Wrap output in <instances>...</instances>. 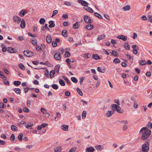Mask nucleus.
<instances>
[{
    "mask_svg": "<svg viewBox=\"0 0 152 152\" xmlns=\"http://www.w3.org/2000/svg\"><path fill=\"white\" fill-rule=\"evenodd\" d=\"M146 127H143L140 130V133H141L142 132H143L144 131L145 132L142 134V135L141 137V139L142 140H145L151 134V131L150 130H147Z\"/></svg>",
    "mask_w": 152,
    "mask_h": 152,
    "instance_id": "nucleus-1",
    "label": "nucleus"
},
{
    "mask_svg": "<svg viewBox=\"0 0 152 152\" xmlns=\"http://www.w3.org/2000/svg\"><path fill=\"white\" fill-rule=\"evenodd\" d=\"M142 151L143 152H147L149 150V143L148 142H146L143 144L142 146Z\"/></svg>",
    "mask_w": 152,
    "mask_h": 152,
    "instance_id": "nucleus-2",
    "label": "nucleus"
},
{
    "mask_svg": "<svg viewBox=\"0 0 152 152\" xmlns=\"http://www.w3.org/2000/svg\"><path fill=\"white\" fill-rule=\"evenodd\" d=\"M23 54L25 56L28 57H31L33 56L34 54L33 52L28 50L24 51Z\"/></svg>",
    "mask_w": 152,
    "mask_h": 152,
    "instance_id": "nucleus-3",
    "label": "nucleus"
},
{
    "mask_svg": "<svg viewBox=\"0 0 152 152\" xmlns=\"http://www.w3.org/2000/svg\"><path fill=\"white\" fill-rule=\"evenodd\" d=\"M84 21L87 23H91L92 22V20L87 15H84L83 17Z\"/></svg>",
    "mask_w": 152,
    "mask_h": 152,
    "instance_id": "nucleus-4",
    "label": "nucleus"
},
{
    "mask_svg": "<svg viewBox=\"0 0 152 152\" xmlns=\"http://www.w3.org/2000/svg\"><path fill=\"white\" fill-rule=\"evenodd\" d=\"M133 48V53L134 54H136L137 53V50L139 49L138 47L136 45H133L132 46Z\"/></svg>",
    "mask_w": 152,
    "mask_h": 152,
    "instance_id": "nucleus-5",
    "label": "nucleus"
},
{
    "mask_svg": "<svg viewBox=\"0 0 152 152\" xmlns=\"http://www.w3.org/2000/svg\"><path fill=\"white\" fill-rule=\"evenodd\" d=\"M54 58L57 60L59 61L61 59V56L58 53H56L54 55Z\"/></svg>",
    "mask_w": 152,
    "mask_h": 152,
    "instance_id": "nucleus-6",
    "label": "nucleus"
},
{
    "mask_svg": "<svg viewBox=\"0 0 152 152\" xmlns=\"http://www.w3.org/2000/svg\"><path fill=\"white\" fill-rule=\"evenodd\" d=\"M78 2L79 3H81L83 6L86 7L88 5V3L86 1L82 0H78Z\"/></svg>",
    "mask_w": 152,
    "mask_h": 152,
    "instance_id": "nucleus-7",
    "label": "nucleus"
},
{
    "mask_svg": "<svg viewBox=\"0 0 152 152\" xmlns=\"http://www.w3.org/2000/svg\"><path fill=\"white\" fill-rule=\"evenodd\" d=\"M117 38L118 39H122L124 41H126L127 39V37L126 36L123 35L117 36Z\"/></svg>",
    "mask_w": 152,
    "mask_h": 152,
    "instance_id": "nucleus-8",
    "label": "nucleus"
},
{
    "mask_svg": "<svg viewBox=\"0 0 152 152\" xmlns=\"http://www.w3.org/2000/svg\"><path fill=\"white\" fill-rule=\"evenodd\" d=\"M7 50L10 53H15L17 51L16 49L11 47L8 48H7Z\"/></svg>",
    "mask_w": 152,
    "mask_h": 152,
    "instance_id": "nucleus-9",
    "label": "nucleus"
},
{
    "mask_svg": "<svg viewBox=\"0 0 152 152\" xmlns=\"http://www.w3.org/2000/svg\"><path fill=\"white\" fill-rule=\"evenodd\" d=\"M27 13V10H22L19 12V15L21 17H23Z\"/></svg>",
    "mask_w": 152,
    "mask_h": 152,
    "instance_id": "nucleus-10",
    "label": "nucleus"
},
{
    "mask_svg": "<svg viewBox=\"0 0 152 152\" xmlns=\"http://www.w3.org/2000/svg\"><path fill=\"white\" fill-rule=\"evenodd\" d=\"M69 126L66 125H63L61 126V129L63 131H67Z\"/></svg>",
    "mask_w": 152,
    "mask_h": 152,
    "instance_id": "nucleus-11",
    "label": "nucleus"
},
{
    "mask_svg": "<svg viewBox=\"0 0 152 152\" xmlns=\"http://www.w3.org/2000/svg\"><path fill=\"white\" fill-rule=\"evenodd\" d=\"M94 150V148L92 146L88 147L86 149V151L88 152H93Z\"/></svg>",
    "mask_w": 152,
    "mask_h": 152,
    "instance_id": "nucleus-12",
    "label": "nucleus"
},
{
    "mask_svg": "<svg viewBox=\"0 0 152 152\" xmlns=\"http://www.w3.org/2000/svg\"><path fill=\"white\" fill-rule=\"evenodd\" d=\"M114 113V112L113 111H108L107 112L106 115L107 117H109L113 115Z\"/></svg>",
    "mask_w": 152,
    "mask_h": 152,
    "instance_id": "nucleus-13",
    "label": "nucleus"
},
{
    "mask_svg": "<svg viewBox=\"0 0 152 152\" xmlns=\"http://www.w3.org/2000/svg\"><path fill=\"white\" fill-rule=\"evenodd\" d=\"M46 39L47 42L48 43L50 44L51 43L52 39L51 36L50 35H48L47 36Z\"/></svg>",
    "mask_w": 152,
    "mask_h": 152,
    "instance_id": "nucleus-14",
    "label": "nucleus"
},
{
    "mask_svg": "<svg viewBox=\"0 0 152 152\" xmlns=\"http://www.w3.org/2000/svg\"><path fill=\"white\" fill-rule=\"evenodd\" d=\"M94 28V26L91 24H88L86 26V28L89 30H91Z\"/></svg>",
    "mask_w": 152,
    "mask_h": 152,
    "instance_id": "nucleus-15",
    "label": "nucleus"
},
{
    "mask_svg": "<svg viewBox=\"0 0 152 152\" xmlns=\"http://www.w3.org/2000/svg\"><path fill=\"white\" fill-rule=\"evenodd\" d=\"M110 53L111 55L114 56L115 57H118L119 56L118 53L114 50H112V52H110Z\"/></svg>",
    "mask_w": 152,
    "mask_h": 152,
    "instance_id": "nucleus-16",
    "label": "nucleus"
},
{
    "mask_svg": "<svg viewBox=\"0 0 152 152\" xmlns=\"http://www.w3.org/2000/svg\"><path fill=\"white\" fill-rule=\"evenodd\" d=\"M49 27L52 28L54 27L55 26V24L53 20H50L49 22Z\"/></svg>",
    "mask_w": 152,
    "mask_h": 152,
    "instance_id": "nucleus-17",
    "label": "nucleus"
},
{
    "mask_svg": "<svg viewBox=\"0 0 152 152\" xmlns=\"http://www.w3.org/2000/svg\"><path fill=\"white\" fill-rule=\"evenodd\" d=\"M26 26V23L24 19L21 20L20 26L21 28H23L25 27Z\"/></svg>",
    "mask_w": 152,
    "mask_h": 152,
    "instance_id": "nucleus-18",
    "label": "nucleus"
},
{
    "mask_svg": "<svg viewBox=\"0 0 152 152\" xmlns=\"http://www.w3.org/2000/svg\"><path fill=\"white\" fill-rule=\"evenodd\" d=\"M80 25L78 22H76L73 25V27L75 29H77L79 28Z\"/></svg>",
    "mask_w": 152,
    "mask_h": 152,
    "instance_id": "nucleus-19",
    "label": "nucleus"
},
{
    "mask_svg": "<svg viewBox=\"0 0 152 152\" xmlns=\"http://www.w3.org/2000/svg\"><path fill=\"white\" fill-rule=\"evenodd\" d=\"M84 9L86 10L90 13H93V10H92V9H91L90 7H88V6H87L86 7H85L84 8Z\"/></svg>",
    "mask_w": 152,
    "mask_h": 152,
    "instance_id": "nucleus-20",
    "label": "nucleus"
},
{
    "mask_svg": "<svg viewBox=\"0 0 152 152\" xmlns=\"http://www.w3.org/2000/svg\"><path fill=\"white\" fill-rule=\"evenodd\" d=\"M62 35L65 37H67L68 34L66 30H64L62 32Z\"/></svg>",
    "mask_w": 152,
    "mask_h": 152,
    "instance_id": "nucleus-21",
    "label": "nucleus"
},
{
    "mask_svg": "<svg viewBox=\"0 0 152 152\" xmlns=\"http://www.w3.org/2000/svg\"><path fill=\"white\" fill-rule=\"evenodd\" d=\"M130 9V6L129 5H126L122 8V9L124 11L129 10Z\"/></svg>",
    "mask_w": 152,
    "mask_h": 152,
    "instance_id": "nucleus-22",
    "label": "nucleus"
},
{
    "mask_svg": "<svg viewBox=\"0 0 152 152\" xmlns=\"http://www.w3.org/2000/svg\"><path fill=\"white\" fill-rule=\"evenodd\" d=\"M95 148L97 151H101L103 148V146L102 145H98L95 147Z\"/></svg>",
    "mask_w": 152,
    "mask_h": 152,
    "instance_id": "nucleus-23",
    "label": "nucleus"
},
{
    "mask_svg": "<svg viewBox=\"0 0 152 152\" xmlns=\"http://www.w3.org/2000/svg\"><path fill=\"white\" fill-rule=\"evenodd\" d=\"M62 149L61 146H58L54 149L55 152H60L61 151Z\"/></svg>",
    "mask_w": 152,
    "mask_h": 152,
    "instance_id": "nucleus-24",
    "label": "nucleus"
},
{
    "mask_svg": "<svg viewBox=\"0 0 152 152\" xmlns=\"http://www.w3.org/2000/svg\"><path fill=\"white\" fill-rule=\"evenodd\" d=\"M105 37V35L104 34H103L99 36L98 37L97 39L98 41L101 40L102 39H104Z\"/></svg>",
    "mask_w": 152,
    "mask_h": 152,
    "instance_id": "nucleus-25",
    "label": "nucleus"
},
{
    "mask_svg": "<svg viewBox=\"0 0 152 152\" xmlns=\"http://www.w3.org/2000/svg\"><path fill=\"white\" fill-rule=\"evenodd\" d=\"M119 105L115 104H113L111 105V106L112 107L113 111H116L117 110V107Z\"/></svg>",
    "mask_w": 152,
    "mask_h": 152,
    "instance_id": "nucleus-26",
    "label": "nucleus"
},
{
    "mask_svg": "<svg viewBox=\"0 0 152 152\" xmlns=\"http://www.w3.org/2000/svg\"><path fill=\"white\" fill-rule=\"evenodd\" d=\"M31 42L34 46L37 45V40L35 39H32L31 40Z\"/></svg>",
    "mask_w": 152,
    "mask_h": 152,
    "instance_id": "nucleus-27",
    "label": "nucleus"
},
{
    "mask_svg": "<svg viewBox=\"0 0 152 152\" xmlns=\"http://www.w3.org/2000/svg\"><path fill=\"white\" fill-rule=\"evenodd\" d=\"M92 58L96 60L99 59L100 58V57L97 54H93L92 55Z\"/></svg>",
    "mask_w": 152,
    "mask_h": 152,
    "instance_id": "nucleus-28",
    "label": "nucleus"
},
{
    "mask_svg": "<svg viewBox=\"0 0 152 152\" xmlns=\"http://www.w3.org/2000/svg\"><path fill=\"white\" fill-rule=\"evenodd\" d=\"M19 17L17 15H14L13 17L12 20L14 22L17 23V20L19 19Z\"/></svg>",
    "mask_w": 152,
    "mask_h": 152,
    "instance_id": "nucleus-29",
    "label": "nucleus"
},
{
    "mask_svg": "<svg viewBox=\"0 0 152 152\" xmlns=\"http://www.w3.org/2000/svg\"><path fill=\"white\" fill-rule=\"evenodd\" d=\"M11 128V130L13 131H17L18 130V128L14 125H12Z\"/></svg>",
    "mask_w": 152,
    "mask_h": 152,
    "instance_id": "nucleus-30",
    "label": "nucleus"
},
{
    "mask_svg": "<svg viewBox=\"0 0 152 152\" xmlns=\"http://www.w3.org/2000/svg\"><path fill=\"white\" fill-rule=\"evenodd\" d=\"M128 128V123L123 125V130L124 131H126Z\"/></svg>",
    "mask_w": 152,
    "mask_h": 152,
    "instance_id": "nucleus-31",
    "label": "nucleus"
},
{
    "mask_svg": "<svg viewBox=\"0 0 152 152\" xmlns=\"http://www.w3.org/2000/svg\"><path fill=\"white\" fill-rule=\"evenodd\" d=\"M94 15L99 19H102L103 18L102 16L100 14L97 12H95L94 13Z\"/></svg>",
    "mask_w": 152,
    "mask_h": 152,
    "instance_id": "nucleus-32",
    "label": "nucleus"
},
{
    "mask_svg": "<svg viewBox=\"0 0 152 152\" xmlns=\"http://www.w3.org/2000/svg\"><path fill=\"white\" fill-rule=\"evenodd\" d=\"M121 108L119 106H118L116 111H117L118 113H123L124 112V111L122 110H121Z\"/></svg>",
    "mask_w": 152,
    "mask_h": 152,
    "instance_id": "nucleus-33",
    "label": "nucleus"
},
{
    "mask_svg": "<svg viewBox=\"0 0 152 152\" xmlns=\"http://www.w3.org/2000/svg\"><path fill=\"white\" fill-rule=\"evenodd\" d=\"M125 48L129 50L130 49V46L128 43H125L124 45Z\"/></svg>",
    "mask_w": 152,
    "mask_h": 152,
    "instance_id": "nucleus-34",
    "label": "nucleus"
},
{
    "mask_svg": "<svg viewBox=\"0 0 152 152\" xmlns=\"http://www.w3.org/2000/svg\"><path fill=\"white\" fill-rule=\"evenodd\" d=\"M14 91L16 93L20 94V93L21 91L19 88H15L14 89Z\"/></svg>",
    "mask_w": 152,
    "mask_h": 152,
    "instance_id": "nucleus-35",
    "label": "nucleus"
},
{
    "mask_svg": "<svg viewBox=\"0 0 152 152\" xmlns=\"http://www.w3.org/2000/svg\"><path fill=\"white\" fill-rule=\"evenodd\" d=\"M59 83L60 85L62 86H64L65 85V83L64 81L61 79H60L59 80Z\"/></svg>",
    "mask_w": 152,
    "mask_h": 152,
    "instance_id": "nucleus-36",
    "label": "nucleus"
},
{
    "mask_svg": "<svg viewBox=\"0 0 152 152\" xmlns=\"http://www.w3.org/2000/svg\"><path fill=\"white\" fill-rule=\"evenodd\" d=\"M45 22V19L44 18H41L39 20V23L41 24H44Z\"/></svg>",
    "mask_w": 152,
    "mask_h": 152,
    "instance_id": "nucleus-37",
    "label": "nucleus"
},
{
    "mask_svg": "<svg viewBox=\"0 0 152 152\" xmlns=\"http://www.w3.org/2000/svg\"><path fill=\"white\" fill-rule=\"evenodd\" d=\"M60 66L59 65H56L55 67V70L56 72H59V70Z\"/></svg>",
    "mask_w": 152,
    "mask_h": 152,
    "instance_id": "nucleus-38",
    "label": "nucleus"
},
{
    "mask_svg": "<svg viewBox=\"0 0 152 152\" xmlns=\"http://www.w3.org/2000/svg\"><path fill=\"white\" fill-rule=\"evenodd\" d=\"M21 84V82L19 81H15L14 82V84L16 86L20 85Z\"/></svg>",
    "mask_w": 152,
    "mask_h": 152,
    "instance_id": "nucleus-39",
    "label": "nucleus"
},
{
    "mask_svg": "<svg viewBox=\"0 0 152 152\" xmlns=\"http://www.w3.org/2000/svg\"><path fill=\"white\" fill-rule=\"evenodd\" d=\"M77 91L80 96H83V93L80 88H77Z\"/></svg>",
    "mask_w": 152,
    "mask_h": 152,
    "instance_id": "nucleus-40",
    "label": "nucleus"
},
{
    "mask_svg": "<svg viewBox=\"0 0 152 152\" xmlns=\"http://www.w3.org/2000/svg\"><path fill=\"white\" fill-rule=\"evenodd\" d=\"M55 71L54 70H52L50 72V76L51 78H52L53 77L54 75L55 74Z\"/></svg>",
    "mask_w": 152,
    "mask_h": 152,
    "instance_id": "nucleus-41",
    "label": "nucleus"
},
{
    "mask_svg": "<svg viewBox=\"0 0 152 152\" xmlns=\"http://www.w3.org/2000/svg\"><path fill=\"white\" fill-rule=\"evenodd\" d=\"M23 134L22 133H20L18 136V139L20 141H21L22 140Z\"/></svg>",
    "mask_w": 152,
    "mask_h": 152,
    "instance_id": "nucleus-42",
    "label": "nucleus"
},
{
    "mask_svg": "<svg viewBox=\"0 0 152 152\" xmlns=\"http://www.w3.org/2000/svg\"><path fill=\"white\" fill-rule=\"evenodd\" d=\"M113 62L115 64H117L120 63V61L118 58H114L113 60Z\"/></svg>",
    "mask_w": 152,
    "mask_h": 152,
    "instance_id": "nucleus-43",
    "label": "nucleus"
},
{
    "mask_svg": "<svg viewBox=\"0 0 152 152\" xmlns=\"http://www.w3.org/2000/svg\"><path fill=\"white\" fill-rule=\"evenodd\" d=\"M86 111H83V113L82 114V118L83 119H84L86 118Z\"/></svg>",
    "mask_w": 152,
    "mask_h": 152,
    "instance_id": "nucleus-44",
    "label": "nucleus"
},
{
    "mask_svg": "<svg viewBox=\"0 0 152 152\" xmlns=\"http://www.w3.org/2000/svg\"><path fill=\"white\" fill-rule=\"evenodd\" d=\"M62 78H64L65 80V81H66V82H67V83L68 84H69V85H71L69 81L68 80V79L66 77H65V76H63L62 77Z\"/></svg>",
    "mask_w": 152,
    "mask_h": 152,
    "instance_id": "nucleus-45",
    "label": "nucleus"
},
{
    "mask_svg": "<svg viewBox=\"0 0 152 152\" xmlns=\"http://www.w3.org/2000/svg\"><path fill=\"white\" fill-rule=\"evenodd\" d=\"M34 124L33 123H30L25 126V127L27 129H28L29 127H32L33 126Z\"/></svg>",
    "mask_w": 152,
    "mask_h": 152,
    "instance_id": "nucleus-46",
    "label": "nucleus"
},
{
    "mask_svg": "<svg viewBox=\"0 0 152 152\" xmlns=\"http://www.w3.org/2000/svg\"><path fill=\"white\" fill-rule=\"evenodd\" d=\"M19 68L23 70H25V68L24 66L22 64H19Z\"/></svg>",
    "mask_w": 152,
    "mask_h": 152,
    "instance_id": "nucleus-47",
    "label": "nucleus"
},
{
    "mask_svg": "<svg viewBox=\"0 0 152 152\" xmlns=\"http://www.w3.org/2000/svg\"><path fill=\"white\" fill-rule=\"evenodd\" d=\"M71 80L72 81L75 83H76L77 82V80L74 77H71Z\"/></svg>",
    "mask_w": 152,
    "mask_h": 152,
    "instance_id": "nucleus-48",
    "label": "nucleus"
},
{
    "mask_svg": "<svg viewBox=\"0 0 152 152\" xmlns=\"http://www.w3.org/2000/svg\"><path fill=\"white\" fill-rule=\"evenodd\" d=\"M48 24H45V25L44 26H42V30H43V31H45V30L46 28H48Z\"/></svg>",
    "mask_w": 152,
    "mask_h": 152,
    "instance_id": "nucleus-49",
    "label": "nucleus"
},
{
    "mask_svg": "<svg viewBox=\"0 0 152 152\" xmlns=\"http://www.w3.org/2000/svg\"><path fill=\"white\" fill-rule=\"evenodd\" d=\"M140 64L142 66L146 64V62L145 61L141 60L140 61Z\"/></svg>",
    "mask_w": 152,
    "mask_h": 152,
    "instance_id": "nucleus-50",
    "label": "nucleus"
},
{
    "mask_svg": "<svg viewBox=\"0 0 152 152\" xmlns=\"http://www.w3.org/2000/svg\"><path fill=\"white\" fill-rule=\"evenodd\" d=\"M119 122L121 124H123L124 125L126 124H128V122L126 121L123 120L119 121Z\"/></svg>",
    "mask_w": 152,
    "mask_h": 152,
    "instance_id": "nucleus-51",
    "label": "nucleus"
},
{
    "mask_svg": "<svg viewBox=\"0 0 152 152\" xmlns=\"http://www.w3.org/2000/svg\"><path fill=\"white\" fill-rule=\"evenodd\" d=\"M58 13V11L56 10L53 11V14L51 17H53Z\"/></svg>",
    "mask_w": 152,
    "mask_h": 152,
    "instance_id": "nucleus-52",
    "label": "nucleus"
},
{
    "mask_svg": "<svg viewBox=\"0 0 152 152\" xmlns=\"http://www.w3.org/2000/svg\"><path fill=\"white\" fill-rule=\"evenodd\" d=\"M148 20L152 23V16L151 15H148Z\"/></svg>",
    "mask_w": 152,
    "mask_h": 152,
    "instance_id": "nucleus-53",
    "label": "nucleus"
},
{
    "mask_svg": "<svg viewBox=\"0 0 152 152\" xmlns=\"http://www.w3.org/2000/svg\"><path fill=\"white\" fill-rule=\"evenodd\" d=\"M52 88L56 90L58 88V87L57 85L54 84L52 85Z\"/></svg>",
    "mask_w": 152,
    "mask_h": 152,
    "instance_id": "nucleus-54",
    "label": "nucleus"
},
{
    "mask_svg": "<svg viewBox=\"0 0 152 152\" xmlns=\"http://www.w3.org/2000/svg\"><path fill=\"white\" fill-rule=\"evenodd\" d=\"M6 144L5 142L3 140H0V145H5Z\"/></svg>",
    "mask_w": 152,
    "mask_h": 152,
    "instance_id": "nucleus-55",
    "label": "nucleus"
},
{
    "mask_svg": "<svg viewBox=\"0 0 152 152\" xmlns=\"http://www.w3.org/2000/svg\"><path fill=\"white\" fill-rule=\"evenodd\" d=\"M40 110L41 112L43 114H45L46 113V110L44 108H41Z\"/></svg>",
    "mask_w": 152,
    "mask_h": 152,
    "instance_id": "nucleus-56",
    "label": "nucleus"
},
{
    "mask_svg": "<svg viewBox=\"0 0 152 152\" xmlns=\"http://www.w3.org/2000/svg\"><path fill=\"white\" fill-rule=\"evenodd\" d=\"M65 56H66V57H68L70 56V53L68 51V52H66V53L65 54Z\"/></svg>",
    "mask_w": 152,
    "mask_h": 152,
    "instance_id": "nucleus-57",
    "label": "nucleus"
},
{
    "mask_svg": "<svg viewBox=\"0 0 152 152\" xmlns=\"http://www.w3.org/2000/svg\"><path fill=\"white\" fill-rule=\"evenodd\" d=\"M23 110L25 112L28 113L29 112V110L26 107H25L24 108Z\"/></svg>",
    "mask_w": 152,
    "mask_h": 152,
    "instance_id": "nucleus-58",
    "label": "nucleus"
},
{
    "mask_svg": "<svg viewBox=\"0 0 152 152\" xmlns=\"http://www.w3.org/2000/svg\"><path fill=\"white\" fill-rule=\"evenodd\" d=\"M15 136L14 134H12L11 135V137H10V140H12L13 141H14L15 140Z\"/></svg>",
    "mask_w": 152,
    "mask_h": 152,
    "instance_id": "nucleus-59",
    "label": "nucleus"
},
{
    "mask_svg": "<svg viewBox=\"0 0 152 152\" xmlns=\"http://www.w3.org/2000/svg\"><path fill=\"white\" fill-rule=\"evenodd\" d=\"M3 72L1 71H0V75L1 76V77L3 79H4V78H5L6 77L3 74Z\"/></svg>",
    "mask_w": 152,
    "mask_h": 152,
    "instance_id": "nucleus-60",
    "label": "nucleus"
},
{
    "mask_svg": "<svg viewBox=\"0 0 152 152\" xmlns=\"http://www.w3.org/2000/svg\"><path fill=\"white\" fill-rule=\"evenodd\" d=\"M31 101L30 100H28L27 102V105L28 107H30L31 106Z\"/></svg>",
    "mask_w": 152,
    "mask_h": 152,
    "instance_id": "nucleus-61",
    "label": "nucleus"
},
{
    "mask_svg": "<svg viewBox=\"0 0 152 152\" xmlns=\"http://www.w3.org/2000/svg\"><path fill=\"white\" fill-rule=\"evenodd\" d=\"M45 64L46 65H47V66L49 67H50L51 65V64L49 62L47 61H46L45 62Z\"/></svg>",
    "mask_w": 152,
    "mask_h": 152,
    "instance_id": "nucleus-62",
    "label": "nucleus"
},
{
    "mask_svg": "<svg viewBox=\"0 0 152 152\" xmlns=\"http://www.w3.org/2000/svg\"><path fill=\"white\" fill-rule=\"evenodd\" d=\"M76 150V148H72L69 151V152H75Z\"/></svg>",
    "mask_w": 152,
    "mask_h": 152,
    "instance_id": "nucleus-63",
    "label": "nucleus"
},
{
    "mask_svg": "<svg viewBox=\"0 0 152 152\" xmlns=\"http://www.w3.org/2000/svg\"><path fill=\"white\" fill-rule=\"evenodd\" d=\"M48 125V124L47 123H43L41 124V125L42 128L45 127L46 126Z\"/></svg>",
    "mask_w": 152,
    "mask_h": 152,
    "instance_id": "nucleus-64",
    "label": "nucleus"
}]
</instances>
